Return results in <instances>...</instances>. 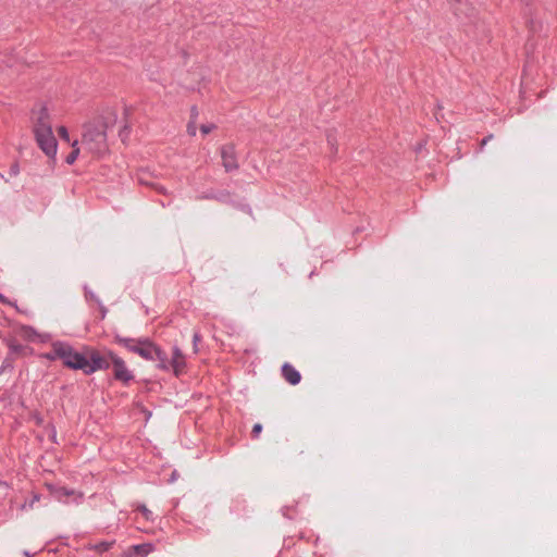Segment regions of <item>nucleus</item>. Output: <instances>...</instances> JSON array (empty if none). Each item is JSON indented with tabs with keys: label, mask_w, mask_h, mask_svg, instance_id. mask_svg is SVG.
Here are the masks:
<instances>
[{
	"label": "nucleus",
	"mask_w": 557,
	"mask_h": 557,
	"mask_svg": "<svg viewBox=\"0 0 557 557\" xmlns=\"http://www.w3.org/2000/svg\"><path fill=\"white\" fill-rule=\"evenodd\" d=\"M116 122L115 112L108 110L83 125L81 139L71 143L72 151L65 158L67 164L82 159L90 161L100 158L108 150L107 129Z\"/></svg>",
	"instance_id": "f257e3e1"
},
{
	"label": "nucleus",
	"mask_w": 557,
	"mask_h": 557,
	"mask_svg": "<svg viewBox=\"0 0 557 557\" xmlns=\"http://www.w3.org/2000/svg\"><path fill=\"white\" fill-rule=\"evenodd\" d=\"M55 355L62 360L63 364L70 369L82 370L87 367L86 352L81 354L72 346L63 342H57Z\"/></svg>",
	"instance_id": "f03ea898"
},
{
	"label": "nucleus",
	"mask_w": 557,
	"mask_h": 557,
	"mask_svg": "<svg viewBox=\"0 0 557 557\" xmlns=\"http://www.w3.org/2000/svg\"><path fill=\"white\" fill-rule=\"evenodd\" d=\"M138 355L146 359L159 362V368L166 370L169 369V362L166 355L158 348L153 343L145 339L140 346Z\"/></svg>",
	"instance_id": "7ed1b4c3"
},
{
	"label": "nucleus",
	"mask_w": 557,
	"mask_h": 557,
	"mask_svg": "<svg viewBox=\"0 0 557 557\" xmlns=\"http://www.w3.org/2000/svg\"><path fill=\"white\" fill-rule=\"evenodd\" d=\"M34 134L39 148L49 158H54L58 150V143L53 135L52 127L35 132Z\"/></svg>",
	"instance_id": "20e7f679"
},
{
	"label": "nucleus",
	"mask_w": 557,
	"mask_h": 557,
	"mask_svg": "<svg viewBox=\"0 0 557 557\" xmlns=\"http://www.w3.org/2000/svg\"><path fill=\"white\" fill-rule=\"evenodd\" d=\"M87 367L84 368L85 374H91L98 370H106L110 367V358L108 354L101 355L95 349H86Z\"/></svg>",
	"instance_id": "39448f33"
},
{
	"label": "nucleus",
	"mask_w": 557,
	"mask_h": 557,
	"mask_svg": "<svg viewBox=\"0 0 557 557\" xmlns=\"http://www.w3.org/2000/svg\"><path fill=\"white\" fill-rule=\"evenodd\" d=\"M33 131L40 132L52 127L48 109L42 106H36L32 111Z\"/></svg>",
	"instance_id": "423d86ee"
},
{
	"label": "nucleus",
	"mask_w": 557,
	"mask_h": 557,
	"mask_svg": "<svg viewBox=\"0 0 557 557\" xmlns=\"http://www.w3.org/2000/svg\"><path fill=\"white\" fill-rule=\"evenodd\" d=\"M108 356L112 362L114 377L116 380L122 381L124 383L133 380L134 376L122 358H120L112 351H108Z\"/></svg>",
	"instance_id": "0eeeda50"
},
{
	"label": "nucleus",
	"mask_w": 557,
	"mask_h": 557,
	"mask_svg": "<svg viewBox=\"0 0 557 557\" xmlns=\"http://www.w3.org/2000/svg\"><path fill=\"white\" fill-rule=\"evenodd\" d=\"M221 158L223 162V166L226 171H232L237 169V159L235 153V148L232 145H225L221 149Z\"/></svg>",
	"instance_id": "6e6552de"
},
{
	"label": "nucleus",
	"mask_w": 557,
	"mask_h": 557,
	"mask_svg": "<svg viewBox=\"0 0 557 557\" xmlns=\"http://www.w3.org/2000/svg\"><path fill=\"white\" fill-rule=\"evenodd\" d=\"M175 375H180L181 373H183L184 369H185V357L183 355V352L181 351V349H178L177 347H174L173 349V354H172V360L170 362Z\"/></svg>",
	"instance_id": "1a4fd4ad"
},
{
	"label": "nucleus",
	"mask_w": 557,
	"mask_h": 557,
	"mask_svg": "<svg viewBox=\"0 0 557 557\" xmlns=\"http://www.w3.org/2000/svg\"><path fill=\"white\" fill-rule=\"evenodd\" d=\"M283 377L292 385H296L300 382V373L289 363H284L282 367Z\"/></svg>",
	"instance_id": "9d476101"
},
{
	"label": "nucleus",
	"mask_w": 557,
	"mask_h": 557,
	"mask_svg": "<svg viewBox=\"0 0 557 557\" xmlns=\"http://www.w3.org/2000/svg\"><path fill=\"white\" fill-rule=\"evenodd\" d=\"M117 342L120 344H122L129 351L138 354L144 341H137V339H133V338H117Z\"/></svg>",
	"instance_id": "9b49d317"
},
{
	"label": "nucleus",
	"mask_w": 557,
	"mask_h": 557,
	"mask_svg": "<svg viewBox=\"0 0 557 557\" xmlns=\"http://www.w3.org/2000/svg\"><path fill=\"white\" fill-rule=\"evenodd\" d=\"M131 550L135 554V556L131 555V557H145L153 550V546L149 543H145L131 547Z\"/></svg>",
	"instance_id": "f8f14e48"
},
{
	"label": "nucleus",
	"mask_w": 557,
	"mask_h": 557,
	"mask_svg": "<svg viewBox=\"0 0 557 557\" xmlns=\"http://www.w3.org/2000/svg\"><path fill=\"white\" fill-rule=\"evenodd\" d=\"M54 495L55 497L61 500L63 496H71V495H76L77 498H81L82 497V494L78 493L76 494L74 491H70L65 487H60L58 490L54 491Z\"/></svg>",
	"instance_id": "ddd939ff"
},
{
	"label": "nucleus",
	"mask_w": 557,
	"mask_h": 557,
	"mask_svg": "<svg viewBox=\"0 0 557 557\" xmlns=\"http://www.w3.org/2000/svg\"><path fill=\"white\" fill-rule=\"evenodd\" d=\"M57 132H58L60 138L71 146V143L73 140H71L67 128L65 126H60V127H58Z\"/></svg>",
	"instance_id": "4468645a"
},
{
	"label": "nucleus",
	"mask_w": 557,
	"mask_h": 557,
	"mask_svg": "<svg viewBox=\"0 0 557 557\" xmlns=\"http://www.w3.org/2000/svg\"><path fill=\"white\" fill-rule=\"evenodd\" d=\"M138 510L140 511V513L143 515V517L146 519V520H150L151 517H152V512L151 510H149L145 505H141L138 507Z\"/></svg>",
	"instance_id": "2eb2a0df"
},
{
	"label": "nucleus",
	"mask_w": 557,
	"mask_h": 557,
	"mask_svg": "<svg viewBox=\"0 0 557 557\" xmlns=\"http://www.w3.org/2000/svg\"><path fill=\"white\" fill-rule=\"evenodd\" d=\"M55 346H57V342H54L51 346V351L45 354V358H47L48 360H55V359H59V356L55 355Z\"/></svg>",
	"instance_id": "dca6fc26"
},
{
	"label": "nucleus",
	"mask_w": 557,
	"mask_h": 557,
	"mask_svg": "<svg viewBox=\"0 0 557 557\" xmlns=\"http://www.w3.org/2000/svg\"><path fill=\"white\" fill-rule=\"evenodd\" d=\"M214 128H215L214 124H206V125H201L200 131L203 135H207L210 132H212Z\"/></svg>",
	"instance_id": "f3484780"
},
{
	"label": "nucleus",
	"mask_w": 557,
	"mask_h": 557,
	"mask_svg": "<svg viewBox=\"0 0 557 557\" xmlns=\"http://www.w3.org/2000/svg\"><path fill=\"white\" fill-rule=\"evenodd\" d=\"M111 543L102 542L95 546V548L99 552H106L110 548Z\"/></svg>",
	"instance_id": "a211bd4d"
},
{
	"label": "nucleus",
	"mask_w": 557,
	"mask_h": 557,
	"mask_svg": "<svg viewBox=\"0 0 557 557\" xmlns=\"http://www.w3.org/2000/svg\"><path fill=\"white\" fill-rule=\"evenodd\" d=\"M261 431H262V425L260 423H256L252 428L251 434L253 437H258L259 434L261 433Z\"/></svg>",
	"instance_id": "6ab92c4d"
},
{
	"label": "nucleus",
	"mask_w": 557,
	"mask_h": 557,
	"mask_svg": "<svg viewBox=\"0 0 557 557\" xmlns=\"http://www.w3.org/2000/svg\"><path fill=\"white\" fill-rule=\"evenodd\" d=\"M187 132L189 135L195 136L196 135V125L194 123H189L187 126Z\"/></svg>",
	"instance_id": "aec40b11"
},
{
	"label": "nucleus",
	"mask_w": 557,
	"mask_h": 557,
	"mask_svg": "<svg viewBox=\"0 0 557 557\" xmlns=\"http://www.w3.org/2000/svg\"><path fill=\"white\" fill-rule=\"evenodd\" d=\"M153 187L160 194H165L166 193V189L163 186L159 185V184L158 185H153Z\"/></svg>",
	"instance_id": "412c9836"
},
{
	"label": "nucleus",
	"mask_w": 557,
	"mask_h": 557,
	"mask_svg": "<svg viewBox=\"0 0 557 557\" xmlns=\"http://www.w3.org/2000/svg\"><path fill=\"white\" fill-rule=\"evenodd\" d=\"M199 338H200L199 334H198V333H195V334H194V344H195V345L197 344V342L199 341ZM195 351H197V348H196V347H195Z\"/></svg>",
	"instance_id": "4be33fe9"
},
{
	"label": "nucleus",
	"mask_w": 557,
	"mask_h": 557,
	"mask_svg": "<svg viewBox=\"0 0 557 557\" xmlns=\"http://www.w3.org/2000/svg\"><path fill=\"white\" fill-rule=\"evenodd\" d=\"M491 138H492V135H491V136H488V137H486V138H484V139L482 140V145L488 144V140H490Z\"/></svg>",
	"instance_id": "5701e85b"
},
{
	"label": "nucleus",
	"mask_w": 557,
	"mask_h": 557,
	"mask_svg": "<svg viewBox=\"0 0 557 557\" xmlns=\"http://www.w3.org/2000/svg\"><path fill=\"white\" fill-rule=\"evenodd\" d=\"M2 178H3V175L0 173V180H2Z\"/></svg>",
	"instance_id": "b1692460"
}]
</instances>
